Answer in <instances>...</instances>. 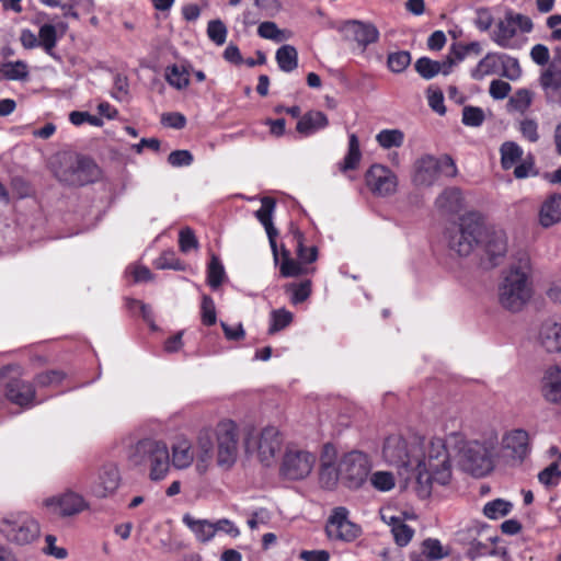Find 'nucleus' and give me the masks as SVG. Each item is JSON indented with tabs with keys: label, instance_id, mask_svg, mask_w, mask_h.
I'll return each instance as SVG.
<instances>
[{
	"label": "nucleus",
	"instance_id": "obj_1",
	"mask_svg": "<svg viewBox=\"0 0 561 561\" xmlns=\"http://www.w3.org/2000/svg\"><path fill=\"white\" fill-rule=\"evenodd\" d=\"M382 458L407 481L415 479L421 499L431 495L434 482L446 485L451 479L450 455L442 438L425 442L416 435L405 438L393 434L385 439Z\"/></svg>",
	"mask_w": 561,
	"mask_h": 561
},
{
	"label": "nucleus",
	"instance_id": "obj_2",
	"mask_svg": "<svg viewBox=\"0 0 561 561\" xmlns=\"http://www.w3.org/2000/svg\"><path fill=\"white\" fill-rule=\"evenodd\" d=\"M129 460L134 466L148 469L151 481L165 479L171 468L168 445L154 438L139 439L130 449Z\"/></svg>",
	"mask_w": 561,
	"mask_h": 561
},
{
	"label": "nucleus",
	"instance_id": "obj_3",
	"mask_svg": "<svg viewBox=\"0 0 561 561\" xmlns=\"http://www.w3.org/2000/svg\"><path fill=\"white\" fill-rule=\"evenodd\" d=\"M530 261L527 255L508 271L500 287V304L507 310L519 311L531 297Z\"/></svg>",
	"mask_w": 561,
	"mask_h": 561
},
{
	"label": "nucleus",
	"instance_id": "obj_4",
	"mask_svg": "<svg viewBox=\"0 0 561 561\" xmlns=\"http://www.w3.org/2000/svg\"><path fill=\"white\" fill-rule=\"evenodd\" d=\"M0 534L9 542L24 546L39 537L41 527L27 512H13L0 518Z\"/></svg>",
	"mask_w": 561,
	"mask_h": 561
},
{
	"label": "nucleus",
	"instance_id": "obj_5",
	"mask_svg": "<svg viewBox=\"0 0 561 561\" xmlns=\"http://www.w3.org/2000/svg\"><path fill=\"white\" fill-rule=\"evenodd\" d=\"M457 172L456 163L450 156L436 158L432 154H424L414 162L412 181L417 186H432L439 175L454 178Z\"/></svg>",
	"mask_w": 561,
	"mask_h": 561
},
{
	"label": "nucleus",
	"instance_id": "obj_6",
	"mask_svg": "<svg viewBox=\"0 0 561 561\" xmlns=\"http://www.w3.org/2000/svg\"><path fill=\"white\" fill-rule=\"evenodd\" d=\"M492 443L465 442L459 448L458 463L466 472L483 477L493 469Z\"/></svg>",
	"mask_w": 561,
	"mask_h": 561
},
{
	"label": "nucleus",
	"instance_id": "obj_7",
	"mask_svg": "<svg viewBox=\"0 0 561 561\" xmlns=\"http://www.w3.org/2000/svg\"><path fill=\"white\" fill-rule=\"evenodd\" d=\"M533 26V22L528 16L507 12L496 23L492 32V41L502 48L519 49L523 46V39L518 36V31L529 33Z\"/></svg>",
	"mask_w": 561,
	"mask_h": 561
},
{
	"label": "nucleus",
	"instance_id": "obj_8",
	"mask_svg": "<svg viewBox=\"0 0 561 561\" xmlns=\"http://www.w3.org/2000/svg\"><path fill=\"white\" fill-rule=\"evenodd\" d=\"M55 173L60 182L73 186L93 183L101 175L96 163L87 157H78L76 160L69 158Z\"/></svg>",
	"mask_w": 561,
	"mask_h": 561
},
{
	"label": "nucleus",
	"instance_id": "obj_9",
	"mask_svg": "<svg viewBox=\"0 0 561 561\" xmlns=\"http://www.w3.org/2000/svg\"><path fill=\"white\" fill-rule=\"evenodd\" d=\"M217 438V465L229 469L237 461L239 454L238 426L231 420L218 423L216 427Z\"/></svg>",
	"mask_w": 561,
	"mask_h": 561
},
{
	"label": "nucleus",
	"instance_id": "obj_10",
	"mask_svg": "<svg viewBox=\"0 0 561 561\" xmlns=\"http://www.w3.org/2000/svg\"><path fill=\"white\" fill-rule=\"evenodd\" d=\"M482 232L480 217L476 214H469L461 218V222L456 231L449 237V248L460 256H467L478 243Z\"/></svg>",
	"mask_w": 561,
	"mask_h": 561
},
{
	"label": "nucleus",
	"instance_id": "obj_11",
	"mask_svg": "<svg viewBox=\"0 0 561 561\" xmlns=\"http://www.w3.org/2000/svg\"><path fill=\"white\" fill-rule=\"evenodd\" d=\"M317 456L305 449L288 447L284 454L280 474L289 480H301L310 474Z\"/></svg>",
	"mask_w": 561,
	"mask_h": 561
},
{
	"label": "nucleus",
	"instance_id": "obj_12",
	"mask_svg": "<svg viewBox=\"0 0 561 561\" xmlns=\"http://www.w3.org/2000/svg\"><path fill=\"white\" fill-rule=\"evenodd\" d=\"M339 470L347 486L357 489L366 482L371 470V462L366 454L354 450L343 457Z\"/></svg>",
	"mask_w": 561,
	"mask_h": 561
},
{
	"label": "nucleus",
	"instance_id": "obj_13",
	"mask_svg": "<svg viewBox=\"0 0 561 561\" xmlns=\"http://www.w3.org/2000/svg\"><path fill=\"white\" fill-rule=\"evenodd\" d=\"M325 531L331 539L353 541L362 534L358 525L348 519V511L343 506L335 507L329 517Z\"/></svg>",
	"mask_w": 561,
	"mask_h": 561
},
{
	"label": "nucleus",
	"instance_id": "obj_14",
	"mask_svg": "<svg viewBox=\"0 0 561 561\" xmlns=\"http://www.w3.org/2000/svg\"><path fill=\"white\" fill-rule=\"evenodd\" d=\"M501 451L513 465L522 463L530 451L528 433L522 428L506 432L501 439Z\"/></svg>",
	"mask_w": 561,
	"mask_h": 561
},
{
	"label": "nucleus",
	"instance_id": "obj_15",
	"mask_svg": "<svg viewBox=\"0 0 561 561\" xmlns=\"http://www.w3.org/2000/svg\"><path fill=\"white\" fill-rule=\"evenodd\" d=\"M367 187L376 196L385 197L396 193L397 175L387 167L373 164L365 174Z\"/></svg>",
	"mask_w": 561,
	"mask_h": 561
},
{
	"label": "nucleus",
	"instance_id": "obj_16",
	"mask_svg": "<svg viewBox=\"0 0 561 561\" xmlns=\"http://www.w3.org/2000/svg\"><path fill=\"white\" fill-rule=\"evenodd\" d=\"M339 32L346 41H354L363 48L376 43L379 39V31L371 23H365L358 20L345 21Z\"/></svg>",
	"mask_w": 561,
	"mask_h": 561
},
{
	"label": "nucleus",
	"instance_id": "obj_17",
	"mask_svg": "<svg viewBox=\"0 0 561 561\" xmlns=\"http://www.w3.org/2000/svg\"><path fill=\"white\" fill-rule=\"evenodd\" d=\"M538 389L546 402L561 405V367L558 365L545 367L539 379Z\"/></svg>",
	"mask_w": 561,
	"mask_h": 561
},
{
	"label": "nucleus",
	"instance_id": "obj_18",
	"mask_svg": "<svg viewBox=\"0 0 561 561\" xmlns=\"http://www.w3.org/2000/svg\"><path fill=\"white\" fill-rule=\"evenodd\" d=\"M283 438L279 431L274 426L262 430L257 439V457L264 466H271L282 447Z\"/></svg>",
	"mask_w": 561,
	"mask_h": 561
},
{
	"label": "nucleus",
	"instance_id": "obj_19",
	"mask_svg": "<svg viewBox=\"0 0 561 561\" xmlns=\"http://www.w3.org/2000/svg\"><path fill=\"white\" fill-rule=\"evenodd\" d=\"M44 505L61 516L76 515L88 507L85 500L81 495L71 491L66 492L60 496L46 499L44 501Z\"/></svg>",
	"mask_w": 561,
	"mask_h": 561
},
{
	"label": "nucleus",
	"instance_id": "obj_20",
	"mask_svg": "<svg viewBox=\"0 0 561 561\" xmlns=\"http://www.w3.org/2000/svg\"><path fill=\"white\" fill-rule=\"evenodd\" d=\"M483 248L491 266L499 265L507 252V237L502 229H488L484 234Z\"/></svg>",
	"mask_w": 561,
	"mask_h": 561
},
{
	"label": "nucleus",
	"instance_id": "obj_21",
	"mask_svg": "<svg viewBox=\"0 0 561 561\" xmlns=\"http://www.w3.org/2000/svg\"><path fill=\"white\" fill-rule=\"evenodd\" d=\"M121 476L116 465H105L91 486V492L96 497H106L113 494L119 486Z\"/></svg>",
	"mask_w": 561,
	"mask_h": 561
},
{
	"label": "nucleus",
	"instance_id": "obj_22",
	"mask_svg": "<svg viewBox=\"0 0 561 561\" xmlns=\"http://www.w3.org/2000/svg\"><path fill=\"white\" fill-rule=\"evenodd\" d=\"M539 342L549 353H561V317L542 322Z\"/></svg>",
	"mask_w": 561,
	"mask_h": 561
},
{
	"label": "nucleus",
	"instance_id": "obj_23",
	"mask_svg": "<svg viewBox=\"0 0 561 561\" xmlns=\"http://www.w3.org/2000/svg\"><path fill=\"white\" fill-rule=\"evenodd\" d=\"M7 397L20 407H31L35 398V390L32 383L14 379L7 386Z\"/></svg>",
	"mask_w": 561,
	"mask_h": 561
},
{
	"label": "nucleus",
	"instance_id": "obj_24",
	"mask_svg": "<svg viewBox=\"0 0 561 561\" xmlns=\"http://www.w3.org/2000/svg\"><path fill=\"white\" fill-rule=\"evenodd\" d=\"M329 125L328 116L321 111H309L298 121L296 129L304 136H311Z\"/></svg>",
	"mask_w": 561,
	"mask_h": 561
},
{
	"label": "nucleus",
	"instance_id": "obj_25",
	"mask_svg": "<svg viewBox=\"0 0 561 561\" xmlns=\"http://www.w3.org/2000/svg\"><path fill=\"white\" fill-rule=\"evenodd\" d=\"M183 524L193 533L198 542L207 543L214 539L213 522L204 518H195L191 514H184Z\"/></svg>",
	"mask_w": 561,
	"mask_h": 561
},
{
	"label": "nucleus",
	"instance_id": "obj_26",
	"mask_svg": "<svg viewBox=\"0 0 561 561\" xmlns=\"http://www.w3.org/2000/svg\"><path fill=\"white\" fill-rule=\"evenodd\" d=\"M214 457V443L209 431H202L196 443V468L206 471Z\"/></svg>",
	"mask_w": 561,
	"mask_h": 561
},
{
	"label": "nucleus",
	"instance_id": "obj_27",
	"mask_svg": "<svg viewBox=\"0 0 561 561\" xmlns=\"http://www.w3.org/2000/svg\"><path fill=\"white\" fill-rule=\"evenodd\" d=\"M561 220V194L550 195L542 204L539 213V221L548 228Z\"/></svg>",
	"mask_w": 561,
	"mask_h": 561
},
{
	"label": "nucleus",
	"instance_id": "obj_28",
	"mask_svg": "<svg viewBox=\"0 0 561 561\" xmlns=\"http://www.w3.org/2000/svg\"><path fill=\"white\" fill-rule=\"evenodd\" d=\"M195 454L192 444L186 438H179L172 445L171 465L176 469H186L194 461Z\"/></svg>",
	"mask_w": 561,
	"mask_h": 561
},
{
	"label": "nucleus",
	"instance_id": "obj_29",
	"mask_svg": "<svg viewBox=\"0 0 561 561\" xmlns=\"http://www.w3.org/2000/svg\"><path fill=\"white\" fill-rule=\"evenodd\" d=\"M502 53H488L471 70V78L482 80L486 76L500 75Z\"/></svg>",
	"mask_w": 561,
	"mask_h": 561
},
{
	"label": "nucleus",
	"instance_id": "obj_30",
	"mask_svg": "<svg viewBox=\"0 0 561 561\" xmlns=\"http://www.w3.org/2000/svg\"><path fill=\"white\" fill-rule=\"evenodd\" d=\"M539 83L547 100H553L561 90V69L548 66L539 77Z\"/></svg>",
	"mask_w": 561,
	"mask_h": 561
},
{
	"label": "nucleus",
	"instance_id": "obj_31",
	"mask_svg": "<svg viewBox=\"0 0 561 561\" xmlns=\"http://www.w3.org/2000/svg\"><path fill=\"white\" fill-rule=\"evenodd\" d=\"M279 69L284 72H291L298 67V51L293 45H283L275 55Z\"/></svg>",
	"mask_w": 561,
	"mask_h": 561
},
{
	"label": "nucleus",
	"instance_id": "obj_32",
	"mask_svg": "<svg viewBox=\"0 0 561 561\" xmlns=\"http://www.w3.org/2000/svg\"><path fill=\"white\" fill-rule=\"evenodd\" d=\"M362 152L359 149V140L355 134L348 136V150L344 159L339 163V169L342 172L354 170L359 164Z\"/></svg>",
	"mask_w": 561,
	"mask_h": 561
},
{
	"label": "nucleus",
	"instance_id": "obj_33",
	"mask_svg": "<svg viewBox=\"0 0 561 561\" xmlns=\"http://www.w3.org/2000/svg\"><path fill=\"white\" fill-rule=\"evenodd\" d=\"M167 82L176 90H183L190 84V72L185 66L171 65L165 68Z\"/></svg>",
	"mask_w": 561,
	"mask_h": 561
},
{
	"label": "nucleus",
	"instance_id": "obj_34",
	"mask_svg": "<svg viewBox=\"0 0 561 561\" xmlns=\"http://www.w3.org/2000/svg\"><path fill=\"white\" fill-rule=\"evenodd\" d=\"M501 164L504 170H510L523 157V149L514 141H505L500 148Z\"/></svg>",
	"mask_w": 561,
	"mask_h": 561
},
{
	"label": "nucleus",
	"instance_id": "obj_35",
	"mask_svg": "<svg viewBox=\"0 0 561 561\" xmlns=\"http://www.w3.org/2000/svg\"><path fill=\"white\" fill-rule=\"evenodd\" d=\"M461 191L457 187L446 188L437 198V207L447 211H457L461 207Z\"/></svg>",
	"mask_w": 561,
	"mask_h": 561
},
{
	"label": "nucleus",
	"instance_id": "obj_36",
	"mask_svg": "<svg viewBox=\"0 0 561 561\" xmlns=\"http://www.w3.org/2000/svg\"><path fill=\"white\" fill-rule=\"evenodd\" d=\"M534 93L528 89H518L508 100L510 111L524 114L533 104Z\"/></svg>",
	"mask_w": 561,
	"mask_h": 561
},
{
	"label": "nucleus",
	"instance_id": "obj_37",
	"mask_svg": "<svg viewBox=\"0 0 561 561\" xmlns=\"http://www.w3.org/2000/svg\"><path fill=\"white\" fill-rule=\"evenodd\" d=\"M376 141L383 149L401 147L404 134L400 129H382L376 135Z\"/></svg>",
	"mask_w": 561,
	"mask_h": 561
},
{
	"label": "nucleus",
	"instance_id": "obj_38",
	"mask_svg": "<svg viewBox=\"0 0 561 561\" xmlns=\"http://www.w3.org/2000/svg\"><path fill=\"white\" fill-rule=\"evenodd\" d=\"M0 73L8 80H23L27 77V65L21 60L3 62Z\"/></svg>",
	"mask_w": 561,
	"mask_h": 561
},
{
	"label": "nucleus",
	"instance_id": "obj_39",
	"mask_svg": "<svg viewBox=\"0 0 561 561\" xmlns=\"http://www.w3.org/2000/svg\"><path fill=\"white\" fill-rule=\"evenodd\" d=\"M285 291L290 295L291 304H301L306 301L311 295V282L305 280L299 284L290 283L285 286Z\"/></svg>",
	"mask_w": 561,
	"mask_h": 561
},
{
	"label": "nucleus",
	"instance_id": "obj_40",
	"mask_svg": "<svg viewBox=\"0 0 561 561\" xmlns=\"http://www.w3.org/2000/svg\"><path fill=\"white\" fill-rule=\"evenodd\" d=\"M226 277V272L220 260L213 255L207 266V283L213 288H218Z\"/></svg>",
	"mask_w": 561,
	"mask_h": 561
},
{
	"label": "nucleus",
	"instance_id": "obj_41",
	"mask_svg": "<svg viewBox=\"0 0 561 561\" xmlns=\"http://www.w3.org/2000/svg\"><path fill=\"white\" fill-rule=\"evenodd\" d=\"M257 35L262 38L276 43H280L288 38L287 32L285 30H280L277 24L272 21L262 22L257 27Z\"/></svg>",
	"mask_w": 561,
	"mask_h": 561
},
{
	"label": "nucleus",
	"instance_id": "obj_42",
	"mask_svg": "<svg viewBox=\"0 0 561 561\" xmlns=\"http://www.w3.org/2000/svg\"><path fill=\"white\" fill-rule=\"evenodd\" d=\"M275 201L266 196L261 199V207L255 211V217L264 226L266 231H273V229H275L272 222Z\"/></svg>",
	"mask_w": 561,
	"mask_h": 561
},
{
	"label": "nucleus",
	"instance_id": "obj_43",
	"mask_svg": "<svg viewBox=\"0 0 561 561\" xmlns=\"http://www.w3.org/2000/svg\"><path fill=\"white\" fill-rule=\"evenodd\" d=\"M512 507V503L502 499H496L484 505L483 514L490 519H497L506 516L511 512Z\"/></svg>",
	"mask_w": 561,
	"mask_h": 561
},
{
	"label": "nucleus",
	"instance_id": "obj_44",
	"mask_svg": "<svg viewBox=\"0 0 561 561\" xmlns=\"http://www.w3.org/2000/svg\"><path fill=\"white\" fill-rule=\"evenodd\" d=\"M38 43L48 55H53V50L57 44L56 26L53 24L42 25L38 31Z\"/></svg>",
	"mask_w": 561,
	"mask_h": 561
},
{
	"label": "nucleus",
	"instance_id": "obj_45",
	"mask_svg": "<svg viewBox=\"0 0 561 561\" xmlns=\"http://www.w3.org/2000/svg\"><path fill=\"white\" fill-rule=\"evenodd\" d=\"M414 68L416 72L425 80L434 78L440 72L442 69L439 61L432 60L427 57L419 58L414 64Z\"/></svg>",
	"mask_w": 561,
	"mask_h": 561
},
{
	"label": "nucleus",
	"instance_id": "obj_46",
	"mask_svg": "<svg viewBox=\"0 0 561 561\" xmlns=\"http://www.w3.org/2000/svg\"><path fill=\"white\" fill-rule=\"evenodd\" d=\"M293 318V313L284 308L273 310L271 312V325L268 332L273 334L285 329L291 323Z\"/></svg>",
	"mask_w": 561,
	"mask_h": 561
},
{
	"label": "nucleus",
	"instance_id": "obj_47",
	"mask_svg": "<svg viewBox=\"0 0 561 561\" xmlns=\"http://www.w3.org/2000/svg\"><path fill=\"white\" fill-rule=\"evenodd\" d=\"M370 483L376 490L388 492L394 488L396 479L389 471H376L370 476Z\"/></svg>",
	"mask_w": 561,
	"mask_h": 561
},
{
	"label": "nucleus",
	"instance_id": "obj_48",
	"mask_svg": "<svg viewBox=\"0 0 561 561\" xmlns=\"http://www.w3.org/2000/svg\"><path fill=\"white\" fill-rule=\"evenodd\" d=\"M500 75L512 81L517 80L522 76V68L518 60L506 54H502Z\"/></svg>",
	"mask_w": 561,
	"mask_h": 561
},
{
	"label": "nucleus",
	"instance_id": "obj_49",
	"mask_svg": "<svg viewBox=\"0 0 561 561\" xmlns=\"http://www.w3.org/2000/svg\"><path fill=\"white\" fill-rule=\"evenodd\" d=\"M283 262L279 268L283 277H296L306 272V268L301 266L302 263L289 257L286 250L283 251Z\"/></svg>",
	"mask_w": 561,
	"mask_h": 561
},
{
	"label": "nucleus",
	"instance_id": "obj_50",
	"mask_svg": "<svg viewBox=\"0 0 561 561\" xmlns=\"http://www.w3.org/2000/svg\"><path fill=\"white\" fill-rule=\"evenodd\" d=\"M411 62V54L407 50L389 54L388 67L392 72H402Z\"/></svg>",
	"mask_w": 561,
	"mask_h": 561
},
{
	"label": "nucleus",
	"instance_id": "obj_51",
	"mask_svg": "<svg viewBox=\"0 0 561 561\" xmlns=\"http://www.w3.org/2000/svg\"><path fill=\"white\" fill-rule=\"evenodd\" d=\"M227 27L220 20H211L207 25V35L216 45H224L227 38Z\"/></svg>",
	"mask_w": 561,
	"mask_h": 561
},
{
	"label": "nucleus",
	"instance_id": "obj_52",
	"mask_svg": "<svg viewBox=\"0 0 561 561\" xmlns=\"http://www.w3.org/2000/svg\"><path fill=\"white\" fill-rule=\"evenodd\" d=\"M202 322L205 325H214L217 321L216 307L213 298L208 295H204L201 305Z\"/></svg>",
	"mask_w": 561,
	"mask_h": 561
},
{
	"label": "nucleus",
	"instance_id": "obj_53",
	"mask_svg": "<svg viewBox=\"0 0 561 561\" xmlns=\"http://www.w3.org/2000/svg\"><path fill=\"white\" fill-rule=\"evenodd\" d=\"M391 533L393 535L394 542L399 547L408 546L414 536V529L407 525L404 522L393 525Z\"/></svg>",
	"mask_w": 561,
	"mask_h": 561
},
{
	"label": "nucleus",
	"instance_id": "obj_54",
	"mask_svg": "<svg viewBox=\"0 0 561 561\" xmlns=\"http://www.w3.org/2000/svg\"><path fill=\"white\" fill-rule=\"evenodd\" d=\"M461 122L466 126L479 127L484 122V113L480 107L465 106Z\"/></svg>",
	"mask_w": 561,
	"mask_h": 561
},
{
	"label": "nucleus",
	"instance_id": "obj_55",
	"mask_svg": "<svg viewBox=\"0 0 561 561\" xmlns=\"http://www.w3.org/2000/svg\"><path fill=\"white\" fill-rule=\"evenodd\" d=\"M423 553L430 560H440L448 554L446 551H444L440 541L433 538H428L423 541Z\"/></svg>",
	"mask_w": 561,
	"mask_h": 561
},
{
	"label": "nucleus",
	"instance_id": "obj_56",
	"mask_svg": "<svg viewBox=\"0 0 561 561\" xmlns=\"http://www.w3.org/2000/svg\"><path fill=\"white\" fill-rule=\"evenodd\" d=\"M154 265L159 270H174L182 271L184 268L183 263L175 256L173 251L163 252L154 262Z\"/></svg>",
	"mask_w": 561,
	"mask_h": 561
},
{
	"label": "nucleus",
	"instance_id": "obj_57",
	"mask_svg": "<svg viewBox=\"0 0 561 561\" xmlns=\"http://www.w3.org/2000/svg\"><path fill=\"white\" fill-rule=\"evenodd\" d=\"M518 130L522 136L530 142H537L540 138L538 123L534 118H524L519 122Z\"/></svg>",
	"mask_w": 561,
	"mask_h": 561
},
{
	"label": "nucleus",
	"instance_id": "obj_58",
	"mask_svg": "<svg viewBox=\"0 0 561 561\" xmlns=\"http://www.w3.org/2000/svg\"><path fill=\"white\" fill-rule=\"evenodd\" d=\"M42 4L48 8H59L62 11L64 18L79 19V13L75 10V4L70 0H38Z\"/></svg>",
	"mask_w": 561,
	"mask_h": 561
},
{
	"label": "nucleus",
	"instance_id": "obj_59",
	"mask_svg": "<svg viewBox=\"0 0 561 561\" xmlns=\"http://www.w3.org/2000/svg\"><path fill=\"white\" fill-rule=\"evenodd\" d=\"M179 245L180 250L184 253L198 248V241L191 228L186 227L180 230Z\"/></svg>",
	"mask_w": 561,
	"mask_h": 561
},
{
	"label": "nucleus",
	"instance_id": "obj_60",
	"mask_svg": "<svg viewBox=\"0 0 561 561\" xmlns=\"http://www.w3.org/2000/svg\"><path fill=\"white\" fill-rule=\"evenodd\" d=\"M214 536L218 533H224L232 538L240 536V529L238 526L228 518H220L213 522Z\"/></svg>",
	"mask_w": 561,
	"mask_h": 561
},
{
	"label": "nucleus",
	"instance_id": "obj_61",
	"mask_svg": "<svg viewBox=\"0 0 561 561\" xmlns=\"http://www.w3.org/2000/svg\"><path fill=\"white\" fill-rule=\"evenodd\" d=\"M65 378V374L60 370H49L36 376V383L41 387H49L59 385Z\"/></svg>",
	"mask_w": 561,
	"mask_h": 561
},
{
	"label": "nucleus",
	"instance_id": "obj_62",
	"mask_svg": "<svg viewBox=\"0 0 561 561\" xmlns=\"http://www.w3.org/2000/svg\"><path fill=\"white\" fill-rule=\"evenodd\" d=\"M69 121L76 125L80 126L84 123H88L92 126H101L102 119L98 116L91 115L88 112L73 111L69 114Z\"/></svg>",
	"mask_w": 561,
	"mask_h": 561
},
{
	"label": "nucleus",
	"instance_id": "obj_63",
	"mask_svg": "<svg viewBox=\"0 0 561 561\" xmlns=\"http://www.w3.org/2000/svg\"><path fill=\"white\" fill-rule=\"evenodd\" d=\"M560 477L561 470L557 462H552L538 474L539 481L545 485L556 484Z\"/></svg>",
	"mask_w": 561,
	"mask_h": 561
},
{
	"label": "nucleus",
	"instance_id": "obj_64",
	"mask_svg": "<svg viewBox=\"0 0 561 561\" xmlns=\"http://www.w3.org/2000/svg\"><path fill=\"white\" fill-rule=\"evenodd\" d=\"M512 87L508 82L496 79L490 83L489 93L494 100H503L511 92Z\"/></svg>",
	"mask_w": 561,
	"mask_h": 561
}]
</instances>
